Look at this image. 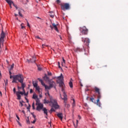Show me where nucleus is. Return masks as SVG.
Returning <instances> with one entry per match:
<instances>
[{
	"instance_id": "obj_1",
	"label": "nucleus",
	"mask_w": 128,
	"mask_h": 128,
	"mask_svg": "<svg viewBox=\"0 0 128 128\" xmlns=\"http://www.w3.org/2000/svg\"><path fill=\"white\" fill-rule=\"evenodd\" d=\"M24 76L22 74H18L13 76V80L12 81V84H16L18 82L16 80H18V82H24Z\"/></svg>"
},
{
	"instance_id": "obj_2",
	"label": "nucleus",
	"mask_w": 128,
	"mask_h": 128,
	"mask_svg": "<svg viewBox=\"0 0 128 128\" xmlns=\"http://www.w3.org/2000/svg\"><path fill=\"white\" fill-rule=\"evenodd\" d=\"M45 94L46 96H48L50 102L52 104V108H55L56 109L58 108L59 106L58 104V102L56 100L54 99L52 96H50L48 90L47 93H46Z\"/></svg>"
},
{
	"instance_id": "obj_3",
	"label": "nucleus",
	"mask_w": 128,
	"mask_h": 128,
	"mask_svg": "<svg viewBox=\"0 0 128 128\" xmlns=\"http://www.w3.org/2000/svg\"><path fill=\"white\" fill-rule=\"evenodd\" d=\"M48 82L49 84V86L46 84L45 85L46 90H50V88H56V82L52 80H49Z\"/></svg>"
},
{
	"instance_id": "obj_4",
	"label": "nucleus",
	"mask_w": 128,
	"mask_h": 128,
	"mask_svg": "<svg viewBox=\"0 0 128 128\" xmlns=\"http://www.w3.org/2000/svg\"><path fill=\"white\" fill-rule=\"evenodd\" d=\"M61 10L66 12V10H68L70 8V6L68 3H62L60 4Z\"/></svg>"
},
{
	"instance_id": "obj_5",
	"label": "nucleus",
	"mask_w": 128,
	"mask_h": 128,
	"mask_svg": "<svg viewBox=\"0 0 128 128\" xmlns=\"http://www.w3.org/2000/svg\"><path fill=\"white\" fill-rule=\"evenodd\" d=\"M64 76L62 74H61L60 76L58 77L57 82L59 84L60 86H64Z\"/></svg>"
},
{
	"instance_id": "obj_6",
	"label": "nucleus",
	"mask_w": 128,
	"mask_h": 128,
	"mask_svg": "<svg viewBox=\"0 0 128 128\" xmlns=\"http://www.w3.org/2000/svg\"><path fill=\"white\" fill-rule=\"evenodd\" d=\"M60 96L61 98H62V100H64L65 108H70V104H68L66 102V100H68V96H66V93H64V98H62V94H60Z\"/></svg>"
},
{
	"instance_id": "obj_7",
	"label": "nucleus",
	"mask_w": 128,
	"mask_h": 128,
	"mask_svg": "<svg viewBox=\"0 0 128 128\" xmlns=\"http://www.w3.org/2000/svg\"><path fill=\"white\" fill-rule=\"evenodd\" d=\"M79 30L82 34L86 35L88 32V28H86V27L85 26L80 27Z\"/></svg>"
},
{
	"instance_id": "obj_8",
	"label": "nucleus",
	"mask_w": 128,
	"mask_h": 128,
	"mask_svg": "<svg viewBox=\"0 0 128 128\" xmlns=\"http://www.w3.org/2000/svg\"><path fill=\"white\" fill-rule=\"evenodd\" d=\"M94 92L96 94H97V98H102V94H100V88L94 86Z\"/></svg>"
},
{
	"instance_id": "obj_9",
	"label": "nucleus",
	"mask_w": 128,
	"mask_h": 128,
	"mask_svg": "<svg viewBox=\"0 0 128 128\" xmlns=\"http://www.w3.org/2000/svg\"><path fill=\"white\" fill-rule=\"evenodd\" d=\"M82 40L83 42H84V44H85L86 46H90V40L88 38H82Z\"/></svg>"
},
{
	"instance_id": "obj_10",
	"label": "nucleus",
	"mask_w": 128,
	"mask_h": 128,
	"mask_svg": "<svg viewBox=\"0 0 128 128\" xmlns=\"http://www.w3.org/2000/svg\"><path fill=\"white\" fill-rule=\"evenodd\" d=\"M51 30H55L57 32H58V24H56L54 23L52 24V26H50Z\"/></svg>"
},
{
	"instance_id": "obj_11",
	"label": "nucleus",
	"mask_w": 128,
	"mask_h": 128,
	"mask_svg": "<svg viewBox=\"0 0 128 128\" xmlns=\"http://www.w3.org/2000/svg\"><path fill=\"white\" fill-rule=\"evenodd\" d=\"M24 94V92H20V91L17 92L16 93V96L18 97L17 100H20L22 98V96H20V94L22 96Z\"/></svg>"
},
{
	"instance_id": "obj_12",
	"label": "nucleus",
	"mask_w": 128,
	"mask_h": 128,
	"mask_svg": "<svg viewBox=\"0 0 128 128\" xmlns=\"http://www.w3.org/2000/svg\"><path fill=\"white\" fill-rule=\"evenodd\" d=\"M4 36H6V34H4V30H2L0 38V41L2 42H4Z\"/></svg>"
},
{
	"instance_id": "obj_13",
	"label": "nucleus",
	"mask_w": 128,
	"mask_h": 128,
	"mask_svg": "<svg viewBox=\"0 0 128 128\" xmlns=\"http://www.w3.org/2000/svg\"><path fill=\"white\" fill-rule=\"evenodd\" d=\"M44 104H40L39 105H37V107L36 108V110L38 112H40L41 110H42V108H44Z\"/></svg>"
},
{
	"instance_id": "obj_14",
	"label": "nucleus",
	"mask_w": 128,
	"mask_h": 128,
	"mask_svg": "<svg viewBox=\"0 0 128 128\" xmlns=\"http://www.w3.org/2000/svg\"><path fill=\"white\" fill-rule=\"evenodd\" d=\"M97 101H96V104L97 106H98L100 107L101 104H100V98H102V97H97Z\"/></svg>"
},
{
	"instance_id": "obj_15",
	"label": "nucleus",
	"mask_w": 128,
	"mask_h": 128,
	"mask_svg": "<svg viewBox=\"0 0 128 128\" xmlns=\"http://www.w3.org/2000/svg\"><path fill=\"white\" fill-rule=\"evenodd\" d=\"M57 116L61 120H62V118H63L62 113H58L57 114Z\"/></svg>"
},
{
	"instance_id": "obj_16",
	"label": "nucleus",
	"mask_w": 128,
	"mask_h": 128,
	"mask_svg": "<svg viewBox=\"0 0 128 128\" xmlns=\"http://www.w3.org/2000/svg\"><path fill=\"white\" fill-rule=\"evenodd\" d=\"M44 80H46V82H49L50 80V78H48V76H46V74H45V76L44 77Z\"/></svg>"
},
{
	"instance_id": "obj_17",
	"label": "nucleus",
	"mask_w": 128,
	"mask_h": 128,
	"mask_svg": "<svg viewBox=\"0 0 128 128\" xmlns=\"http://www.w3.org/2000/svg\"><path fill=\"white\" fill-rule=\"evenodd\" d=\"M42 110L44 112V114L46 116H48V110L46 109V108H43Z\"/></svg>"
},
{
	"instance_id": "obj_18",
	"label": "nucleus",
	"mask_w": 128,
	"mask_h": 128,
	"mask_svg": "<svg viewBox=\"0 0 128 128\" xmlns=\"http://www.w3.org/2000/svg\"><path fill=\"white\" fill-rule=\"evenodd\" d=\"M38 80H39V82H40L41 83V84H42V86H44V88H45L46 84H44V81H42V80L38 78Z\"/></svg>"
},
{
	"instance_id": "obj_19",
	"label": "nucleus",
	"mask_w": 128,
	"mask_h": 128,
	"mask_svg": "<svg viewBox=\"0 0 128 128\" xmlns=\"http://www.w3.org/2000/svg\"><path fill=\"white\" fill-rule=\"evenodd\" d=\"M42 104L40 103V100L39 98H37L36 100V106H38L40 104Z\"/></svg>"
},
{
	"instance_id": "obj_20",
	"label": "nucleus",
	"mask_w": 128,
	"mask_h": 128,
	"mask_svg": "<svg viewBox=\"0 0 128 128\" xmlns=\"http://www.w3.org/2000/svg\"><path fill=\"white\" fill-rule=\"evenodd\" d=\"M31 62H36V56H34L32 58L30 59Z\"/></svg>"
},
{
	"instance_id": "obj_21",
	"label": "nucleus",
	"mask_w": 128,
	"mask_h": 128,
	"mask_svg": "<svg viewBox=\"0 0 128 128\" xmlns=\"http://www.w3.org/2000/svg\"><path fill=\"white\" fill-rule=\"evenodd\" d=\"M6 2H8V4L9 6H12V4H14V2H12V1H11L10 0H6Z\"/></svg>"
},
{
	"instance_id": "obj_22",
	"label": "nucleus",
	"mask_w": 128,
	"mask_h": 128,
	"mask_svg": "<svg viewBox=\"0 0 128 128\" xmlns=\"http://www.w3.org/2000/svg\"><path fill=\"white\" fill-rule=\"evenodd\" d=\"M22 10L20 9V8L18 10L19 16H22Z\"/></svg>"
},
{
	"instance_id": "obj_23",
	"label": "nucleus",
	"mask_w": 128,
	"mask_h": 128,
	"mask_svg": "<svg viewBox=\"0 0 128 128\" xmlns=\"http://www.w3.org/2000/svg\"><path fill=\"white\" fill-rule=\"evenodd\" d=\"M20 83H21V84H22L21 88H26V83H24V81L22 82H20Z\"/></svg>"
},
{
	"instance_id": "obj_24",
	"label": "nucleus",
	"mask_w": 128,
	"mask_h": 128,
	"mask_svg": "<svg viewBox=\"0 0 128 128\" xmlns=\"http://www.w3.org/2000/svg\"><path fill=\"white\" fill-rule=\"evenodd\" d=\"M50 103H52V102H50V101L46 99L44 100V104H50Z\"/></svg>"
},
{
	"instance_id": "obj_25",
	"label": "nucleus",
	"mask_w": 128,
	"mask_h": 128,
	"mask_svg": "<svg viewBox=\"0 0 128 128\" xmlns=\"http://www.w3.org/2000/svg\"><path fill=\"white\" fill-rule=\"evenodd\" d=\"M33 86L34 88H36L38 86V82H32Z\"/></svg>"
},
{
	"instance_id": "obj_26",
	"label": "nucleus",
	"mask_w": 128,
	"mask_h": 128,
	"mask_svg": "<svg viewBox=\"0 0 128 128\" xmlns=\"http://www.w3.org/2000/svg\"><path fill=\"white\" fill-rule=\"evenodd\" d=\"M72 108H74V106H76V100H74V99H72Z\"/></svg>"
},
{
	"instance_id": "obj_27",
	"label": "nucleus",
	"mask_w": 128,
	"mask_h": 128,
	"mask_svg": "<svg viewBox=\"0 0 128 128\" xmlns=\"http://www.w3.org/2000/svg\"><path fill=\"white\" fill-rule=\"evenodd\" d=\"M62 61H63V62H62V66H64V64H66V60H64V58H62Z\"/></svg>"
},
{
	"instance_id": "obj_28",
	"label": "nucleus",
	"mask_w": 128,
	"mask_h": 128,
	"mask_svg": "<svg viewBox=\"0 0 128 128\" xmlns=\"http://www.w3.org/2000/svg\"><path fill=\"white\" fill-rule=\"evenodd\" d=\"M90 100L91 102H94V104H96V100H94V98H90Z\"/></svg>"
},
{
	"instance_id": "obj_29",
	"label": "nucleus",
	"mask_w": 128,
	"mask_h": 128,
	"mask_svg": "<svg viewBox=\"0 0 128 128\" xmlns=\"http://www.w3.org/2000/svg\"><path fill=\"white\" fill-rule=\"evenodd\" d=\"M35 88H36V90H38V92H40V86H37L36 87H35Z\"/></svg>"
},
{
	"instance_id": "obj_30",
	"label": "nucleus",
	"mask_w": 128,
	"mask_h": 128,
	"mask_svg": "<svg viewBox=\"0 0 128 128\" xmlns=\"http://www.w3.org/2000/svg\"><path fill=\"white\" fill-rule=\"evenodd\" d=\"M50 13L51 14H50V18H54V14H54L53 12H50Z\"/></svg>"
},
{
	"instance_id": "obj_31",
	"label": "nucleus",
	"mask_w": 128,
	"mask_h": 128,
	"mask_svg": "<svg viewBox=\"0 0 128 128\" xmlns=\"http://www.w3.org/2000/svg\"><path fill=\"white\" fill-rule=\"evenodd\" d=\"M69 85L70 88H72L73 85H72V81L69 82Z\"/></svg>"
},
{
	"instance_id": "obj_32",
	"label": "nucleus",
	"mask_w": 128,
	"mask_h": 128,
	"mask_svg": "<svg viewBox=\"0 0 128 128\" xmlns=\"http://www.w3.org/2000/svg\"><path fill=\"white\" fill-rule=\"evenodd\" d=\"M54 108H56L52 107V108L50 109V112H55L56 110H54Z\"/></svg>"
},
{
	"instance_id": "obj_33",
	"label": "nucleus",
	"mask_w": 128,
	"mask_h": 128,
	"mask_svg": "<svg viewBox=\"0 0 128 128\" xmlns=\"http://www.w3.org/2000/svg\"><path fill=\"white\" fill-rule=\"evenodd\" d=\"M76 52H82V49L80 48H76Z\"/></svg>"
},
{
	"instance_id": "obj_34",
	"label": "nucleus",
	"mask_w": 128,
	"mask_h": 128,
	"mask_svg": "<svg viewBox=\"0 0 128 128\" xmlns=\"http://www.w3.org/2000/svg\"><path fill=\"white\" fill-rule=\"evenodd\" d=\"M14 64H12V65L10 66V70H12V68H14Z\"/></svg>"
},
{
	"instance_id": "obj_35",
	"label": "nucleus",
	"mask_w": 128,
	"mask_h": 128,
	"mask_svg": "<svg viewBox=\"0 0 128 128\" xmlns=\"http://www.w3.org/2000/svg\"><path fill=\"white\" fill-rule=\"evenodd\" d=\"M4 82L5 86H6V85L8 84V79H6V80H4Z\"/></svg>"
},
{
	"instance_id": "obj_36",
	"label": "nucleus",
	"mask_w": 128,
	"mask_h": 128,
	"mask_svg": "<svg viewBox=\"0 0 128 128\" xmlns=\"http://www.w3.org/2000/svg\"><path fill=\"white\" fill-rule=\"evenodd\" d=\"M32 108L33 110H36V108L34 107V103H33L32 104Z\"/></svg>"
},
{
	"instance_id": "obj_37",
	"label": "nucleus",
	"mask_w": 128,
	"mask_h": 128,
	"mask_svg": "<svg viewBox=\"0 0 128 128\" xmlns=\"http://www.w3.org/2000/svg\"><path fill=\"white\" fill-rule=\"evenodd\" d=\"M60 88H62V92H63L64 93V94H66V92H64V86H60Z\"/></svg>"
},
{
	"instance_id": "obj_38",
	"label": "nucleus",
	"mask_w": 128,
	"mask_h": 128,
	"mask_svg": "<svg viewBox=\"0 0 128 128\" xmlns=\"http://www.w3.org/2000/svg\"><path fill=\"white\" fill-rule=\"evenodd\" d=\"M27 22V26H28V28H30V23H28V21L26 20Z\"/></svg>"
},
{
	"instance_id": "obj_39",
	"label": "nucleus",
	"mask_w": 128,
	"mask_h": 128,
	"mask_svg": "<svg viewBox=\"0 0 128 128\" xmlns=\"http://www.w3.org/2000/svg\"><path fill=\"white\" fill-rule=\"evenodd\" d=\"M33 98H34V99H36V98H38V96H34V94L33 95Z\"/></svg>"
},
{
	"instance_id": "obj_40",
	"label": "nucleus",
	"mask_w": 128,
	"mask_h": 128,
	"mask_svg": "<svg viewBox=\"0 0 128 128\" xmlns=\"http://www.w3.org/2000/svg\"><path fill=\"white\" fill-rule=\"evenodd\" d=\"M36 118H35L33 122H32V124H36Z\"/></svg>"
},
{
	"instance_id": "obj_41",
	"label": "nucleus",
	"mask_w": 128,
	"mask_h": 128,
	"mask_svg": "<svg viewBox=\"0 0 128 128\" xmlns=\"http://www.w3.org/2000/svg\"><path fill=\"white\" fill-rule=\"evenodd\" d=\"M37 66H38V70H42V68H40V66H38V65H37Z\"/></svg>"
},
{
	"instance_id": "obj_42",
	"label": "nucleus",
	"mask_w": 128,
	"mask_h": 128,
	"mask_svg": "<svg viewBox=\"0 0 128 128\" xmlns=\"http://www.w3.org/2000/svg\"><path fill=\"white\" fill-rule=\"evenodd\" d=\"M4 42H2V41H0V44H2V46H4Z\"/></svg>"
},
{
	"instance_id": "obj_43",
	"label": "nucleus",
	"mask_w": 128,
	"mask_h": 128,
	"mask_svg": "<svg viewBox=\"0 0 128 128\" xmlns=\"http://www.w3.org/2000/svg\"><path fill=\"white\" fill-rule=\"evenodd\" d=\"M48 46V45H46V44H42V48H44V46Z\"/></svg>"
},
{
	"instance_id": "obj_44",
	"label": "nucleus",
	"mask_w": 128,
	"mask_h": 128,
	"mask_svg": "<svg viewBox=\"0 0 128 128\" xmlns=\"http://www.w3.org/2000/svg\"><path fill=\"white\" fill-rule=\"evenodd\" d=\"M28 92H27V93H26V92H24V96H28Z\"/></svg>"
},
{
	"instance_id": "obj_45",
	"label": "nucleus",
	"mask_w": 128,
	"mask_h": 128,
	"mask_svg": "<svg viewBox=\"0 0 128 128\" xmlns=\"http://www.w3.org/2000/svg\"><path fill=\"white\" fill-rule=\"evenodd\" d=\"M23 25H24V24H20V26H21V28H24V26Z\"/></svg>"
},
{
	"instance_id": "obj_46",
	"label": "nucleus",
	"mask_w": 128,
	"mask_h": 128,
	"mask_svg": "<svg viewBox=\"0 0 128 128\" xmlns=\"http://www.w3.org/2000/svg\"><path fill=\"white\" fill-rule=\"evenodd\" d=\"M20 104L21 105V106H24V104H22V101H20Z\"/></svg>"
},
{
	"instance_id": "obj_47",
	"label": "nucleus",
	"mask_w": 128,
	"mask_h": 128,
	"mask_svg": "<svg viewBox=\"0 0 128 128\" xmlns=\"http://www.w3.org/2000/svg\"><path fill=\"white\" fill-rule=\"evenodd\" d=\"M57 4H60V0H56Z\"/></svg>"
},
{
	"instance_id": "obj_48",
	"label": "nucleus",
	"mask_w": 128,
	"mask_h": 128,
	"mask_svg": "<svg viewBox=\"0 0 128 128\" xmlns=\"http://www.w3.org/2000/svg\"><path fill=\"white\" fill-rule=\"evenodd\" d=\"M16 118H18V120H20V117L16 115Z\"/></svg>"
},
{
	"instance_id": "obj_49",
	"label": "nucleus",
	"mask_w": 128,
	"mask_h": 128,
	"mask_svg": "<svg viewBox=\"0 0 128 128\" xmlns=\"http://www.w3.org/2000/svg\"><path fill=\"white\" fill-rule=\"evenodd\" d=\"M48 76H52V72H48Z\"/></svg>"
},
{
	"instance_id": "obj_50",
	"label": "nucleus",
	"mask_w": 128,
	"mask_h": 128,
	"mask_svg": "<svg viewBox=\"0 0 128 128\" xmlns=\"http://www.w3.org/2000/svg\"><path fill=\"white\" fill-rule=\"evenodd\" d=\"M32 116H33L34 118V120H36V115H33Z\"/></svg>"
},
{
	"instance_id": "obj_51",
	"label": "nucleus",
	"mask_w": 128,
	"mask_h": 128,
	"mask_svg": "<svg viewBox=\"0 0 128 128\" xmlns=\"http://www.w3.org/2000/svg\"><path fill=\"white\" fill-rule=\"evenodd\" d=\"M78 118L79 120H81L82 117L80 116V115L78 116Z\"/></svg>"
},
{
	"instance_id": "obj_52",
	"label": "nucleus",
	"mask_w": 128,
	"mask_h": 128,
	"mask_svg": "<svg viewBox=\"0 0 128 128\" xmlns=\"http://www.w3.org/2000/svg\"><path fill=\"white\" fill-rule=\"evenodd\" d=\"M58 68H60V62H58Z\"/></svg>"
},
{
	"instance_id": "obj_53",
	"label": "nucleus",
	"mask_w": 128,
	"mask_h": 128,
	"mask_svg": "<svg viewBox=\"0 0 128 128\" xmlns=\"http://www.w3.org/2000/svg\"><path fill=\"white\" fill-rule=\"evenodd\" d=\"M9 74L10 76H12V72L10 71V70H9Z\"/></svg>"
},
{
	"instance_id": "obj_54",
	"label": "nucleus",
	"mask_w": 128,
	"mask_h": 128,
	"mask_svg": "<svg viewBox=\"0 0 128 128\" xmlns=\"http://www.w3.org/2000/svg\"><path fill=\"white\" fill-rule=\"evenodd\" d=\"M32 92L33 90H32V89L30 90V94H32Z\"/></svg>"
},
{
	"instance_id": "obj_55",
	"label": "nucleus",
	"mask_w": 128,
	"mask_h": 128,
	"mask_svg": "<svg viewBox=\"0 0 128 128\" xmlns=\"http://www.w3.org/2000/svg\"><path fill=\"white\" fill-rule=\"evenodd\" d=\"M22 90H23V92H26V90H24V88H22Z\"/></svg>"
},
{
	"instance_id": "obj_56",
	"label": "nucleus",
	"mask_w": 128,
	"mask_h": 128,
	"mask_svg": "<svg viewBox=\"0 0 128 128\" xmlns=\"http://www.w3.org/2000/svg\"><path fill=\"white\" fill-rule=\"evenodd\" d=\"M14 80V76H12V75H10V78H12Z\"/></svg>"
},
{
	"instance_id": "obj_57",
	"label": "nucleus",
	"mask_w": 128,
	"mask_h": 128,
	"mask_svg": "<svg viewBox=\"0 0 128 128\" xmlns=\"http://www.w3.org/2000/svg\"><path fill=\"white\" fill-rule=\"evenodd\" d=\"M13 92H14H14H16V88H14Z\"/></svg>"
},
{
	"instance_id": "obj_58",
	"label": "nucleus",
	"mask_w": 128,
	"mask_h": 128,
	"mask_svg": "<svg viewBox=\"0 0 128 128\" xmlns=\"http://www.w3.org/2000/svg\"><path fill=\"white\" fill-rule=\"evenodd\" d=\"M58 36H59L60 40H62V36H60V35H59Z\"/></svg>"
},
{
	"instance_id": "obj_59",
	"label": "nucleus",
	"mask_w": 128,
	"mask_h": 128,
	"mask_svg": "<svg viewBox=\"0 0 128 128\" xmlns=\"http://www.w3.org/2000/svg\"><path fill=\"white\" fill-rule=\"evenodd\" d=\"M36 38H38L39 40H40V38L38 36H36Z\"/></svg>"
},
{
	"instance_id": "obj_60",
	"label": "nucleus",
	"mask_w": 128,
	"mask_h": 128,
	"mask_svg": "<svg viewBox=\"0 0 128 128\" xmlns=\"http://www.w3.org/2000/svg\"><path fill=\"white\" fill-rule=\"evenodd\" d=\"M14 6H15V8H16V10H18V7L16 6V5H14Z\"/></svg>"
},
{
	"instance_id": "obj_61",
	"label": "nucleus",
	"mask_w": 128,
	"mask_h": 128,
	"mask_svg": "<svg viewBox=\"0 0 128 128\" xmlns=\"http://www.w3.org/2000/svg\"><path fill=\"white\" fill-rule=\"evenodd\" d=\"M30 105H29V107L27 108V110H30Z\"/></svg>"
},
{
	"instance_id": "obj_62",
	"label": "nucleus",
	"mask_w": 128,
	"mask_h": 128,
	"mask_svg": "<svg viewBox=\"0 0 128 128\" xmlns=\"http://www.w3.org/2000/svg\"><path fill=\"white\" fill-rule=\"evenodd\" d=\"M18 90H20L21 88H22V87H20V86H18Z\"/></svg>"
},
{
	"instance_id": "obj_63",
	"label": "nucleus",
	"mask_w": 128,
	"mask_h": 128,
	"mask_svg": "<svg viewBox=\"0 0 128 128\" xmlns=\"http://www.w3.org/2000/svg\"><path fill=\"white\" fill-rule=\"evenodd\" d=\"M27 124H30V120H27Z\"/></svg>"
},
{
	"instance_id": "obj_64",
	"label": "nucleus",
	"mask_w": 128,
	"mask_h": 128,
	"mask_svg": "<svg viewBox=\"0 0 128 128\" xmlns=\"http://www.w3.org/2000/svg\"><path fill=\"white\" fill-rule=\"evenodd\" d=\"M26 100V102H28V99H27V100Z\"/></svg>"
}]
</instances>
